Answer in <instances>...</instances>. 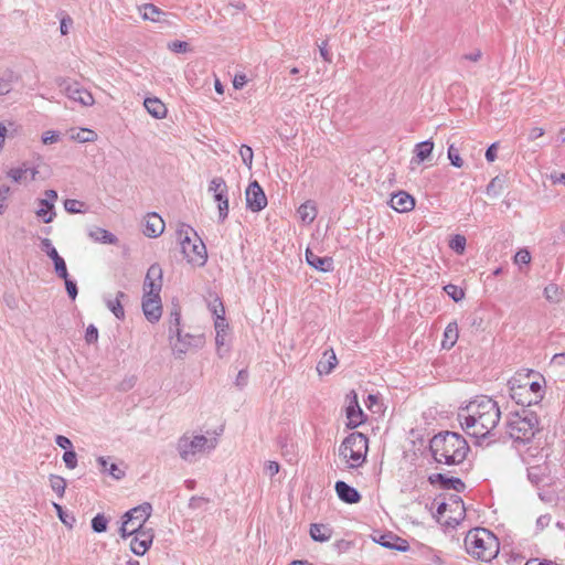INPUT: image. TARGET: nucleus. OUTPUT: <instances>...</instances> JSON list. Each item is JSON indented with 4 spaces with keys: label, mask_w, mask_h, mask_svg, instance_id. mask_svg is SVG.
Wrapping results in <instances>:
<instances>
[{
    "label": "nucleus",
    "mask_w": 565,
    "mask_h": 565,
    "mask_svg": "<svg viewBox=\"0 0 565 565\" xmlns=\"http://www.w3.org/2000/svg\"><path fill=\"white\" fill-rule=\"evenodd\" d=\"M190 232L193 228L188 225H182L178 231L182 254L190 264L204 266L207 259L205 245L199 238L193 242L189 236Z\"/></svg>",
    "instance_id": "6"
},
{
    "label": "nucleus",
    "mask_w": 565,
    "mask_h": 565,
    "mask_svg": "<svg viewBox=\"0 0 565 565\" xmlns=\"http://www.w3.org/2000/svg\"><path fill=\"white\" fill-rule=\"evenodd\" d=\"M447 153L448 159L454 167L461 168L463 166V160L460 157L459 150L454 145L448 147Z\"/></svg>",
    "instance_id": "47"
},
{
    "label": "nucleus",
    "mask_w": 565,
    "mask_h": 565,
    "mask_svg": "<svg viewBox=\"0 0 565 565\" xmlns=\"http://www.w3.org/2000/svg\"><path fill=\"white\" fill-rule=\"evenodd\" d=\"M338 363L335 353L332 349L326 350L322 359L317 364V371L319 374H329L335 367Z\"/></svg>",
    "instance_id": "27"
},
{
    "label": "nucleus",
    "mask_w": 565,
    "mask_h": 565,
    "mask_svg": "<svg viewBox=\"0 0 565 565\" xmlns=\"http://www.w3.org/2000/svg\"><path fill=\"white\" fill-rule=\"evenodd\" d=\"M63 461L68 469H74L77 465V456L73 449L66 450L63 455Z\"/></svg>",
    "instance_id": "52"
},
{
    "label": "nucleus",
    "mask_w": 565,
    "mask_h": 565,
    "mask_svg": "<svg viewBox=\"0 0 565 565\" xmlns=\"http://www.w3.org/2000/svg\"><path fill=\"white\" fill-rule=\"evenodd\" d=\"M215 440L211 441L205 436L199 435L194 437L182 436L178 441V451L180 457L185 461H192L198 454L205 449H214Z\"/></svg>",
    "instance_id": "8"
},
{
    "label": "nucleus",
    "mask_w": 565,
    "mask_h": 565,
    "mask_svg": "<svg viewBox=\"0 0 565 565\" xmlns=\"http://www.w3.org/2000/svg\"><path fill=\"white\" fill-rule=\"evenodd\" d=\"M147 111L156 119H162L167 116L166 105L157 97H148L143 102Z\"/></svg>",
    "instance_id": "24"
},
{
    "label": "nucleus",
    "mask_w": 565,
    "mask_h": 565,
    "mask_svg": "<svg viewBox=\"0 0 565 565\" xmlns=\"http://www.w3.org/2000/svg\"><path fill=\"white\" fill-rule=\"evenodd\" d=\"M501 412L495 401L479 396L458 413V419L467 434L476 438L487 437L499 424Z\"/></svg>",
    "instance_id": "1"
},
{
    "label": "nucleus",
    "mask_w": 565,
    "mask_h": 565,
    "mask_svg": "<svg viewBox=\"0 0 565 565\" xmlns=\"http://www.w3.org/2000/svg\"><path fill=\"white\" fill-rule=\"evenodd\" d=\"M507 427V433L514 441L525 444L539 431V418L534 412L523 409L511 414Z\"/></svg>",
    "instance_id": "4"
},
{
    "label": "nucleus",
    "mask_w": 565,
    "mask_h": 565,
    "mask_svg": "<svg viewBox=\"0 0 565 565\" xmlns=\"http://www.w3.org/2000/svg\"><path fill=\"white\" fill-rule=\"evenodd\" d=\"M214 313L216 315L215 320V344H216V352L218 356L223 358L227 353V349H224L225 341H226V329L227 323L225 322V319L223 316L217 315L216 309H214Z\"/></svg>",
    "instance_id": "18"
},
{
    "label": "nucleus",
    "mask_w": 565,
    "mask_h": 565,
    "mask_svg": "<svg viewBox=\"0 0 565 565\" xmlns=\"http://www.w3.org/2000/svg\"><path fill=\"white\" fill-rule=\"evenodd\" d=\"M162 289V268L159 264H152L146 274L143 281V295H160Z\"/></svg>",
    "instance_id": "12"
},
{
    "label": "nucleus",
    "mask_w": 565,
    "mask_h": 565,
    "mask_svg": "<svg viewBox=\"0 0 565 565\" xmlns=\"http://www.w3.org/2000/svg\"><path fill=\"white\" fill-rule=\"evenodd\" d=\"M447 503H450L449 508L454 509L451 511L456 512L458 514V518H463L465 515V504L462 499L458 494H451L449 497V501Z\"/></svg>",
    "instance_id": "42"
},
{
    "label": "nucleus",
    "mask_w": 565,
    "mask_h": 565,
    "mask_svg": "<svg viewBox=\"0 0 565 565\" xmlns=\"http://www.w3.org/2000/svg\"><path fill=\"white\" fill-rule=\"evenodd\" d=\"M429 449L436 462L454 466L463 462L470 448L460 434L446 430L430 439Z\"/></svg>",
    "instance_id": "2"
},
{
    "label": "nucleus",
    "mask_w": 565,
    "mask_h": 565,
    "mask_svg": "<svg viewBox=\"0 0 565 565\" xmlns=\"http://www.w3.org/2000/svg\"><path fill=\"white\" fill-rule=\"evenodd\" d=\"M458 340V327L456 322H450L444 332L443 348L451 349Z\"/></svg>",
    "instance_id": "32"
},
{
    "label": "nucleus",
    "mask_w": 565,
    "mask_h": 565,
    "mask_svg": "<svg viewBox=\"0 0 565 565\" xmlns=\"http://www.w3.org/2000/svg\"><path fill=\"white\" fill-rule=\"evenodd\" d=\"M151 512L152 507L148 502H145L127 511L122 515V523L119 529L120 536L122 539H127L137 531L148 530L145 527V523L150 518Z\"/></svg>",
    "instance_id": "7"
},
{
    "label": "nucleus",
    "mask_w": 565,
    "mask_h": 565,
    "mask_svg": "<svg viewBox=\"0 0 565 565\" xmlns=\"http://www.w3.org/2000/svg\"><path fill=\"white\" fill-rule=\"evenodd\" d=\"M108 520L102 513L96 514L92 520V529L96 533H103L107 530Z\"/></svg>",
    "instance_id": "43"
},
{
    "label": "nucleus",
    "mask_w": 565,
    "mask_h": 565,
    "mask_svg": "<svg viewBox=\"0 0 565 565\" xmlns=\"http://www.w3.org/2000/svg\"><path fill=\"white\" fill-rule=\"evenodd\" d=\"M53 508L55 509L56 513H57V516L58 519L61 520V522L63 524H65L66 526L68 527H72L73 524L75 523V518L74 515L72 514H67L64 510H63V507L58 503H55L53 502Z\"/></svg>",
    "instance_id": "40"
},
{
    "label": "nucleus",
    "mask_w": 565,
    "mask_h": 565,
    "mask_svg": "<svg viewBox=\"0 0 565 565\" xmlns=\"http://www.w3.org/2000/svg\"><path fill=\"white\" fill-rule=\"evenodd\" d=\"M516 265H529L531 263V254L527 249H520L514 256Z\"/></svg>",
    "instance_id": "53"
},
{
    "label": "nucleus",
    "mask_w": 565,
    "mask_h": 565,
    "mask_svg": "<svg viewBox=\"0 0 565 565\" xmlns=\"http://www.w3.org/2000/svg\"><path fill=\"white\" fill-rule=\"evenodd\" d=\"M217 207L220 221L223 222L228 215V198L222 203H217Z\"/></svg>",
    "instance_id": "60"
},
{
    "label": "nucleus",
    "mask_w": 565,
    "mask_h": 565,
    "mask_svg": "<svg viewBox=\"0 0 565 565\" xmlns=\"http://www.w3.org/2000/svg\"><path fill=\"white\" fill-rule=\"evenodd\" d=\"M332 535V530L326 524L315 523L310 526V536L317 542H327Z\"/></svg>",
    "instance_id": "28"
},
{
    "label": "nucleus",
    "mask_w": 565,
    "mask_h": 565,
    "mask_svg": "<svg viewBox=\"0 0 565 565\" xmlns=\"http://www.w3.org/2000/svg\"><path fill=\"white\" fill-rule=\"evenodd\" d=\"M550 522H551L550 514H544V515L539 516L536 520L537 530L543 531L546 526H548Z\"/></svg>",
    "instance_id": "63"
},
{
    "label": "nucleus",
    "mask_w": 565,
    "mask_h": 565,
    "mask_svg": "<svg viewBox=\"0 0 565 565\" xmlns=\"http://www.w3.org/2000/svg\"><path fill=\"white\" fill-rule=\"evenodd\" d=\"M440 486L443 489H446V490L452 489L457 492H462L466 488V484L461 479L455 478V477H447V476L445 477V480Z\"/></svg>",
    "instance_id": "37"
},
{
    "label": "nucleus",
    "mask_w": 565,
    "mask_h": 565,
    "mask_svg": "<svg viewBox=\"0 0 565 565\" xmlns=\"http://www.w3.org/2000/svg\"><path fill=\"white\" fill-rule=\"evenodd\" d=\"M98 466L103 472H108L114 479L120 480L125 477V471L121 470L116 463H110L108 467L107 459L105 457L97 458Z\"/></svg>",
    "instance_id": "33"
},
{
    "label": "nucleus",
    "mask_w": 565,
    "mask_h": 565,
    "mask_svg": "<svg viewBox=\"0 0 565 565\" xmlns=\"http://www.w3.org/2000/svg\"><path fill=\"white\" fill-rule=\"evenodd\" d=\"M434 149V142L431 140H425L415 146V157L417 159V162H423L427 160Z\"/></svg>",
    "instance_id": "34"
},
{
    "label": "nucleus",
    "mask_w": 565,
    "mask_h": 565,
    "mask_svg": "<svg viewBox=\"0 0 565 565\" xmlns=\"http://www.w3.org/2000/svg\"><path fill=\"white\" fill-rule=\"evenodd\" d=\"M502 185L501 180L497 177L493 178L487 185L486 192L490 196H498L501 192Z\"/></svg>",
    "instance_id": "50"
},
{
    "label": "nucleus",
    "mask_w": 565,
    "mask_h": 565,
    "mask_svg": "<svg viewBox=\"0 0 565 565\" xmlns=\"http://www.w3.org/2000/svg\"><path fill=\"white\" fill-rule=\"evenodd\" d=\"M369 450L367 437L359 431L348 435L339 447V456L351 469L361 467L366 459Z\"/></svg>",
    "instance_id": "5"
},
{
    "label": "nucleus",
    "mask_w": 565,
    "mask_h": 565,
    "mask_svg": "<svg viewBox=\"0 0 565 565\" xmlns=\"http://www.w3.org/2000/svg\"><path fill=\"white\" fill-rule=\"evenodd\" d=\"M226 189H227V185H226L224 179L221 177L213 178L209 184V192H212L213 195L221 193L222 191L224 192Z\"/></svg>",
    "instance_id": "46"
},
{
    "label": "nucleus",
    "mask_w": 565,
    "mask_h": 565,
    "mask_svg": "<svg viewBox=\"0 0 565 565\" xmlns=\"http://www.w3.org/2000/svg\"><path fill=\"white\" fill-rule=\"evenodd\" d=\"M51 489L58 495L60 499L64 497L66 489V480L56 475H51L49 477Z\"/></svg>",
    "instance_id": "36"
},
{
    "label": "nucleus",
    "mask_w": 565,
    "mask_h": 565,
    "mask_svg": "<svg viewBox=\"0 0 565 565\" xmlns=\"http://www.w3.org/2000/svg\"><path fill=\"white\" fill-rule=\"evenodd\" d=\"M57 140H58V134L55 131H46L42 136V142L44 145H51V143L56 142Z\"/></svg>",
    "instance_id": "61"
},
{
    "label": "nucleus",
    "mask_w": 565,
    "mask_h": 565,
    "mask_svg": "<svg viewBox=\"0 0 565 565\" xmlns=\"http://www.w3.org/2000/svg\"><path fill=\"white\" fill-rule=\"evenodd\" d=\"M561 289L556 284H548L544 288V297L550 302H558L561 300Z\"/></svg>",
    "instance_id": "38"
},
{
    "label": "nucleus",
    "mask_w": 565,
    "mask_h": 565,
    "mask_svg": "<svg viewBox=\"0 0 565 565\" xmlns=\"http://www.w3.org/2000/svg\"><path fill=\"white\" fill-rule=\"evenodd\" d=\"M466 237L462 236V235H455L450 243H449V246L452 250H455L457 254H462L465 252V248H466Z\"/></svg>",
    "instance_id": "48"
},
{
    "label": "nucleus",
    "mask_w": 565,
    "mask_h": 565,
    "mask_svg": "<svg viewBox=\"0 0 565 565\" xmlns=\"http://www.w3.org/2000/svg\"><path fill=\"white\" fill-rule=\"evenodd\" d=\"M13 73L8 72L0 75V96L6 95L12 89Z\"/></svg>",
    "instance_id": "44"
},
{
    "label": "nucleus",
    "mask_w": 565,
    "mask_h": 565,
    "mask_svg": "<svg viewBox=\"0 0 565 565\" xmlns=\"http://www.w3.org/2000/svg\"><path fill=\"white\" fill-rule=\"evenodd\" d=\"M181 312L179 306H174L169 317V339H174V333L182 331L180 328Z\"/></svg>",
    "instance_id": "35"
},
{
    "label": "nucleus",
    "mask_w": 565,
    "mask_h": 565,
    "mask_svg": "<svg viewBox=\"0 0 565 565\" xmlns=\"http://www.w3.org/2000/svg\"><path fill=\"white\" fill-rule=\"evenodd\" d=\"M169 50L174 53H186L190 51V45L184 41H173L168 44Z\"/></svg>",
    "instance_id": "54"
},
{
    "label": "nucleus",
    "mask_w": 565,
    "mask_h": 565,
    "mask_svg": "<svg viewBox=\"0 0 565 565\" xmlns=\"http://www.w3.org/2000/svg\"><path fill=\"white\" fill-rule=\"evenodd\" d=\"M375 542L384 547L401 552H405L409 548V544L406 540L401 539L393 533L382 534L379 539L375 540Z\"/></svg>",
    "instance_id": "23"
},
{
    "label": "nucleus",
    "mask_w": 565,
    "mask_h": 565,
    "mask_svg": "<svg viewBox=\"0 0 565 565\" xmlns=\"http://www.w3.org/2000/svg\"><path fill=\"white\" fill-rule=\"evenodd\" d=\"M64 281H65V288H66L68 297L72 300H74L77 297V294H78L76 282L71 280V279H68V276L66 277V279H64Z\"/></svg>",
    "instance_id": "56"
},
{
    "label": "nucleus",
    "mask_w": 565,
    "mask_h": 565,
    "mask_svg": "<svg viewBox=\"0 0 565 565\" xmlns=\"http://www.w3.org/2000/svg\"><path fill=\"white\" fill-rule=\"evenodd\" d=\"M10 192V188L7 185H2L0 188V214H3L7 209V199Z\"/></svg>",
    "instance_id": "57"
},
{
    "label": "nucleus",
    "mask_w": 565,
    "mask_h": 565,
    "mask_svg": "<svg viewBox=\"0 0 565 565\" xmlns=\"http://www.w3.org/2000/svg\"><path fill=\"white\" fill-rule=\"evenodd\" d=\"M41 249L53 260L54 270L57 277L66 279L68 276L66 263L62 256L57 253L50 238L41 239Z\"/></svg>",
    "instance_id": "14"
},
{
    "label": "nucleus",
    "mask_w": 565,
    "mask_h": 565,
    "mask_svg": "<svg viewBox=\"0 0 565 565\" xmlns=\"http://www.w3.org/2000/svg\"><path fill=\"white\" fill-rule=\"evenodd\" d=\"M248 382V372L246 370H241L236 376L235 385L238 388H243L247 385Z\"/></svg>",
    "instance_id": "58"
},
{
    "label": "nucleus",
    "mask_w": 565,
    "mask_h": 565,
    "mask_svg": "<svg viewBox=\"0 0 565 565\" xmlns=\"http://www.w3.org/2000/svg\"><path fill=\"white\" fill-rule=\"evenodd\" d=\"M98 339V330L95 326L89 324L85 332V341L87 343H95Z\"/></svg>",
    "instance_id": "55"
},
{
    "label": "nucleus",
    "mask_w": 565,
    "mask_h": 565,
    "mask_svg": "<svg viewBox=\"0 0 565 565\" xmlns=\"http://www.w3.org/2000/svg\"><path fill=\"white\" fill-rule=\"evenodd\" d=\"M164 231V222L157 213H149L146 216L143 234L148 237H158Z\"/></svg>",
    "instance_id": "22"
},
{
    "label": "nucleus",
    "mask_w": 565,
    "mask_h": 565,
    "mask_svg": "<svg viewBox=\"0 0 565 565\" xmlns=\"http://www.w3.org/2000/svg\"><path fill=\"white\" fill-rule=\"evenodd\" d=\"M390 204L396 212L405 213L415 207V199L405 191L392 195Z\"/></svg>",
    "instance_id": "19"
},
{
    "label": "nucleus",
    "mask_w": 565,
    "mask_h": 565,
    "mask_svg": "<svg viewBox=\"0 0 565 565\" xmlns=\"http://www.w3.org/2000/svg\"><path fill=\"white\" fill-rule=\"evenodd\" d=\"M56 84L68 99L76 102L84 107L92 106L95 103L92 93L85 89L76 81L58 77L56 79Z\"/></svg>",
    "instance_id": "9"
},
{
    "label": "nucleus",
    "mask_w": 565,
    "mask_h": 565,
    "mask_svg": "<svg viewBox=\"0 0 565 565\" xmlns=\"http://www.w3.org/2000/svg\"><path fill=\"white\" fill-rule=\"evenodd\" d=\"M511 384L510 386V395L512 399H514L518 404L523 406H531L539 404L540 401L543 398V388L540 382H525L523 384H519V388L524 391L525 393L531 394V398H522L521 393H518V391L514 388L515 380L509 382Z\"/></svg>",
    "instance_id": "11"
},
{
    "label": "nucleus",
    "mask_w": 565,
    "mask_h": 565,
    "mask_svg": "<svg viewBox=\"0 0 565 565\" xmlns=\"http://www.w3.org/2000/svg\"><path fill=\"white\" fill-rule=\"evenodd\" d=\"M319 52H320V55L321 57L328 62V63H331L332 62V56L328 50V43L327 41L322 42L320 45H319Z\"/></svg>",
    "instance_id": "62"
},
{
    "label": "nucleus",
    "mask_w": 565,
    "mask_h": 565,
    "mask_svg": "<svg viewBox=\"0 0 565 565\" xmlns=\"http://www.w3.org/2000/svg\"><path fill=\"white\" fill-rule=\"evenodd\" d=\"M463 543L467 553L482 562H491L500 550L498 537L484 527L470 530Z\"/></svg>",
    "instance_id": "3"
},
{
    "label": "nucleus",
    "mask_w": 565,
    "mask_h": 565,
    "mask_svg": "<svg viewBox=\"0 0 565 565\" xmlns=\"http://www.w3.org/2000/svg\"><path fill=\"white\" fill-rule=\"evenodd\" d=\"M89 237L95 242L104 244H116L118 241L113 233L102 227H95L94 230H92L89 232Z\"/></svg>",
    "instance_id": "30"
},
{
    "label": "nucleus",
    "mask_w": 565,
    "mask_h": 565,
    "mask_svg": "<svg viewBox=\"0 0 565 565\" xmlns=\"http://www.w3.org/2000/svg\"><path fill=\"white\" fill-rule=\"evenodd\" d=\"M525 565H558L552 561H547V559H539V558H531L529 559Z\"/></svg>",
    "instance_id": "64"
},
{
    "label": "nucleus",
    "mask_w": 565,
    "mask_h": 565,
    "mask_svg": "<svg viewBox=\"0 0 565 565\" xmlns=\"http://www.w3.org/2000/svg\"><path fill=\"white\" fill-rule=\"evenodd\" d=\"M246 205L253 212H259L267 205L266 195L257 181L249 183L245 191Z\"/></svg>",
    "instance_id": "13"
},
{
    "label": "nucleus",
    "mask_w": 565,
    "mask_h": 565,
    "mask_svg": "<svg viewBox=\"0 0 565 565\" xmlns=\"http://www.w3.org/2000/svg\"><path fill=\"white\" fill-rule=\"evenodd\" d=\"M141 14L145 20H150L152 22L159 23H169L167 20L168 13L160 10L157 6L152 3H147L141 9Z\"/></svg>",
    "instance_id": "26"
},
{
    "label": "nucleus",
    "mask_w": 565,
    "mask_h": 565,
    "mask_svg": "<svg viewBox=\"0 0 565 565\" xmlns=\"http://www.w3.org/2000/svg\"><path fill=\"white\" fill-rule=\"evenodd\" d=\"M298 215L303 223H306V224L312 223L315 221V218L317 217L316 205L311 201H307L306 203H303L299 206Z\"/></svg>",
    "instance_id": "31"
},
{
    "label": "nucleus",
    "mask_w": 565,
    "mask_h": 565,
    "mask_svg": "<svg viewBox=\"0 0 565 565\" xmlns=\"http://www.w3.org/2000/svg\"><path fill=\"white\" fill-rule=\"evenodd\" d=\"M132 535L134 539L130 542V550L134 554L142 556L150 548L154 534L152 529L137 531Z\"/></svg>",
    "instance_id": "15"
},
{
    "label": "nucleus",
    "mask_w": 565,
    "mask_h": 565,
    "mask_svg": "<svg viewBox=\"0 0 565 565\" xmlns=\"http://www.w3.org/2000/svg\"><path fill=\"white\" fill-rule=\"evenodd\" d=\"M55 443L58 447H61L62 449H65V451L73 448V445H72V441L70 440V438L62 436V435H57L55 437Z\"/></svg>",
    "instance_id": "59"
},
{
    "label": "nucleus",
    "mask_w": 565,
    "mask_h": 565,
    "mask_svg": "<svg viewBox=\"0 0 565 565\" xmlns=\"http://www.w3.org/2000/svg\"><path fill=\"white\" fill-rule=\"evenodd\" d=\"M444 290L455 302H458L465 298L463 289L456 285L448 284L444 287Z\"/></svg>",
    "instance_id": "41"
},
{
    "label": "nucleus",
    "mask_w": 565,
    "mask_h": 565,
    "mask_svg": "<svg viewBox=\"0 0 565 565\" xmlns=\"http://www.w3.org/2000/svg\"><path fill=\"white\" fill-rule=\"evenodd\" d=\"M352 399L347 407L348 427L356 428L365 420V415L359 405L358 396L354 391L351 392Z\"/></svg>",
    "instance_id": "17"
},
{
    "label": "nucleus",
    "mask_w": 565,
    "mask_h": 565,
    "mask_svg": "<svg viewBox=\"0 0 565 565\" xmlns=\"http://www.w3.org/2000/svg\"><path fill=\"white\" fill-rule=\"evenodd\" d=\"M38 203L36 216L41 217L44 223H51L55 216L54 204L49 202V200H39Z\"/></svg>",
    "instance_id": "29"
},
{
    "label": "nucleus",
    "mask_w": 565,
    "mask_h": 565,
    "mask_svg": "<svg viewBox=\"0 0 565 565\" xmlns=\"http://www.w3.org/2000/svg\"><path fill=\"white\" fill-rule=\"evenodd\" d=\"M174 339H170L172 353L177 359H183L184 354L192 348H201L204 344L202 334H190L179 331L174 333Z\"/></svg>",
    "instance_id": "10"
},
{
    "label": "nucleus",
    "mask_w": 565,
    "mask_h": 565,
    "mask_svg": "<svg viewBox=\"0 0 565 565\" xmlns=\"http://www.w3.org/2000/svg\"><path fill=\"white\" fill-rule=\"evenodd\" d=\"M142 310L147 320L151 323L159 321L162 315V305L160 295L142 297Z\"/></svg>",
    "instance_id": "16"
},
{
    "label": "nucleus",
    "mask_w": 565,
    "mask_h": 565,
    "mask_svg": "<svg viewBox=\"0 0 565 565\" xmlns=\"http://www.w3.org/2000/svg\"><path fill=\"white\" fill-rule=\"evenodd\" d=\"M306 260L307 263L313 267L315 269L321 273H330L333 270V259L329 256H318L311 249L307 248L306 250Z\"/></svg>",
    "instance_id": "20"
},
{
    "label": "nucleus",
    "mask_w": 565,
    "mask_h": 565,
    "mask_svg": "<svg viewBox=\"0 0 565 565\" xmlns=\"http://www.w3.org/2000/svg\"><path fill=\"white\" fill-rule=\"evenodd\" d=\"M334 489L339 499L345 503L353 504L360 502L361 500V494L359 491L344 481H337Z\"/></svg>",
    "instance_id": "21"
},
{
    "label": "nucleus",
    "mask_w": 565,
    "mask_h": 565,
    "mask_svg": "<svg viewBox=\"0 0 565 565\" xmlns=\"http://www.w3.org/2000/svg\"><path fill=\"white\" fill-rule=\"evenodd\" d=\"M126 294L124 291H117L115 298L105 297L104 301L106 307L114 313L117 319L125 318V310L121 301L126 298Z\"/></svg>",
    "instance_id": "25"
},
{
    "label": "nucleus",
    "mask_w": 565,
    "mask_h": 565,
    "mask_svg": "<svg viewBox=\"0 0 565 565\" xmlns=\"http://www.w3.org/2000/svg\"><path fill=\"white\" fill-rule=\"evenodd\" d=\"M28 172L29 168L23 164L22 167L11 169L8 174L13 181L21 182L28 178Z\"/></svg>",
    "instance_id": "45"
},
{
    "label": "nucleus",
    "mask_w": 565,
    "mask_h": 565,
    "mask_svg": "<svg viewBox=\"0 0 565 565\" xmlns=\"http://www.w3.org/2000/svg\"><path fill=\"white\" fill-rule=\"evenodd\" d=\"M97 135L90 129H81L74 138L79 142H89L96 139Z\"/></svg>",
    "instance_id": "51"
},
{
    "label": "nucleus",
    "mask_w": 565,
    "mask_h": 565,
    "mask_svg": "<svg viewBox=\"0 0 565 565\" xmlns=\"http://www.w3.org/2000/svg\"><path fill=\"white\" fill-rule=\"evenodd\" d=\"M64 209L68 213H85V203L75 199H66L64 201Z\"/></svg>",
    "instance_id": "39"
},
{
    "label": "nucleus",
    "mask_w": 565,
    "mask_h": 565,
    "mask_svg": "<svg viewBox=\"0 0 565 565\" xmlns=\"http://www.w3.org/2000/svg\"><path fill=\"white\" fill-rule=\"evenodd\" d=\"M239 156L244 164L250 169L254 158L253 149L247 145H242L239 148Z\"/></svg>",
    "instance_id": "49"
}]
</instances>
